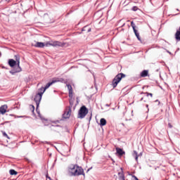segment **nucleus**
<instances>
[{
    "instance_id": "obj_1",
    "label": "nucleus",
    "mask_w": 180,
    "mask_h": 180,
    "mask_svg": "<svg viewBox=\"0 0 180 180\" xmlns=\"http://www.w3.org/2000/svg\"><path fill=\"white\" fill-rule=\"evenodd\" d=\"M68 172L73 176H79V175H85V174L84 173V169H82V167L77 165H70L68 168Z\"/></svg>"
},
{
    "instance_id": "obj_2",
    "label": "nucleus",
    "mask_w": 180,
    "mask_h": 180,
    "mask_svg": "<svg viewBox=\"0 0 180 180\" xmlns=\"http://www.w3.org/2000/svg\"><path fill=\"white\" fill-rule=\"evenodd\" d=\"M15 60L13 59H10L8 60V65L13 68V67L17 65V68L15 70V72H20V71H22V68H20V56L15 55Z\"/></svg>"
},
{
    "instance_id": "obj_3",
    "label": "nucleus",
    "mask_w": 180,
    "mask_h": 180,
    "mask_svg": "<svg viewBox=\"0 0 180 180\" xmlns=\"http://www.w3.org/2000/svg\"><path fill=\"white\" fill-rule=\"evenodd\" d=\"M123 78H126V75H124L123 73L117 74L115 77V78L112 79V87L116 88V86H117V84H119V82H120L122 81V79H123Z\"/></svg>"
},
{
    "instance_id": "obj_4",
    "label": "nucleus",
    "mask_w": 180,
    "mask_h": 180,
    "mask_svg": "<svg viewBox=\"0 0 180 180\" xmlns=\"http://www.w3.org/2000/svg\"><path fill=\"white\" fill-rule=\"evenodd\" d=\"M44 44L46 47H50V46H52V47H64L65 46V44L58 41H51L46 42Z\"/></svg>"
},
{
    "instance_id": "obj_5",
    "label": "nucleus",
    "mask_w": 180,
    "mask_h": 180,
    "mask_svg": "<svg viewBox=\"0 0 180 180\" xmlns=\"http://www.w3.org/2000/svg\"><path fill=\"white\" fill-rule=\"evenodd\" d=\"M88 108L85 105H82L79 110L77 117L78 119H84L88 115Z\"/></svg>"
},
{
    "instance_id": "obj_6",
    "label": "nucleus",
    "mask_w": 180,
    "mask_h": 180,
    "mask_svg": "<svg viewBox=\"0 0 180 180\" xmlns=\"http://www.w3.org/2000/svg\"><path fill=\"white\" fill-rule=\"evenodd\" d=\"M67 86L69 91L70 105L72 106V105H74V98L72 95V86H71V84H68Z\"/></svg>"
},
{
    "instance_id": "obj_7",
    "label": "nucleus",
    "mask_w": 180,
    "mask_h": 180,
    "mask_svg": "<svg viewBox=\"0 0 180 180\" xmlns=\"http://www.w3.org/2000/svg\"><path fill=\"white\" fill-rule=\"evenodd\" d=\"M44 93L41 91L39 92L34 97V101L36 103L37 106H39L40 105V101H41V96H43V94Z\"/></svg>"
},
{
    "instance_id": "obj_8",
    "label": "nucleus",
    "mask_w": 180,
    "mask_h": 180,
    "mask_svg": "<svg viewBox=\"0 0 180 180\" xmlns=\"http://www.w3.org/2000/svg\"><path fill=\"white\" fill-rule=\"evenodd\" d=\"M72 108V105H70L66 108L65 110V112L63 114V118L64 119H70V117L71 116V109Z\"/></svg>"
},
{
    "instance_id": "obj_9",
    "label": "nucleus",
    "mask_w": 180,
    "mask_h": 180,
    "mask_svg": "<svg viewBox=\"0 0 180 180\" xmlns=\"http://www.w3.org/2000/svg\"><path fill=\"white\" fill-rule=\"evenodd\" d=\"M131 26L134 30V33L135 34V36H136L138 40H139V41H141V38L140 37V34H139V31H137V30H136V24H134V22L133 21L131 22Z\"/></svg>"
},
{
    "instance_id": "obj_10",
    "label": "nucleus",
    "mask_w": 180,
    "mask_h": 180,
    "mask_svg": "<svg viewBox=\"0 0 180 180\" xmlns=\"http://www.w3.org/2000/svg\"><path fill=\"white\" fill-rule=\"evenodd\" d=\"M7 110H8V105H4L0 107V113H1V115H5Z\"/></svg>"
},
{
    "instance_id": "obj_11",
    "label": "nucleus",
    "mask_w": 180,
    "mask_h": 180,
    "mask_svg": "<svg viewBox=\"0 0 180 180\" xmlns=\"http://www.w3.org/2000/svg\"><path fill=\"white\" fill-rule=\"evenodd\" d=\"M140 77L141 78H146V77H148V70H143L141 74H140Z\"/></svg>"
},
{
    "instance_id": "obj_12",
    "label": "nucleus",
    "mask_w": 180,
    "mask_h": 180,
    "mask_svg": "<svg viewBox=\"0 0 180 180\" xmlns=\"http://www.w3.org/2000/svg\"><path fill=\"white\" fill-rule=\"evenodd\" d=\"M34 46L38 47L39 49H43V47L45 46V44L43 42H36L35 44L34 45Z\"/></svg>"
},
{
    "instance_id": "obj_13",
    "label": "nucleus",
    "mask_w": 180,
    "mask_h": 180,
    "mask_svg": "<svg viewBox=\"0 0 180 180\" xmlns=\"http://www.w3.org/2000/svg\"><path fill=\"white\" fill-rule=\"evenodd\" d=\"M175 39H176V40L180 41V27L176 32Z\"/></svg>"
},
{
    "instance_id": "obj_14",
    "label": "nucleus",
    "mask_w": 180,
    "mask_h": 180,
    "mask_svg": "<svg viewBox=\"0 0 180 180\" xmlns=\"http://www.w3.org/2000/svg\"><path fill=\"white\" fill-rule=\"evenodd\" d=\"M53 83H54V82H51L48 83L45 86V87H44V89L42 92L44 94V92H46V89H49V88H50V86H51V85H53Z\"/></svg>"
},
{
    "instance_id": "obj_15",
    "label": "nucleus",
    "mask_w": 180,
    "mask_h": 180,
    "mask_svg": "<svg viewBox=\"0 0 180 180\" xmlns=\"http://www.w3.org/2000/svg\"><path fill=\"white\" fill-rule=\"evenodd\" d=\"M116 151L119 155H124V151L122 148H116Z\"/></svg>"
},
{
    "instance_id": "obj_16",
    "label": "nucleus",
    "mask_w": 180,
    "mask_h": 180,
    "mask_svg": "<svg viewBox=\"0 0 180 180\" xmlns=\"http://www.w3.org/2000/svg\"><path fill=\"white\" fill-rule=\"evenodd\" d=\"M100 126H106V120L105 118L100 120Z\"/></svg>"
},
{
    "instance_id": "obj_17",
    "label": "nucleus",
    "mask_w": 180,
    "mask_h": 180,
    "mask_svg": "<svg viewBox=\"0 0 180 180\" xmlns=\"http://www.w3.org/2000/svg\"><path fill=\"white\" fill-rule=\"evenodd\" d=\"M82 32H86L87 33H89V32H91V27L85 26L84 27H83Z\"/></svg>"
},
{
    "instance_id": "obj_18",
    "label": "nucleus",
    "mask_w": 180,
    "mask_h": 180,
    "mask_svg": "<svg viewBox=\"0 0 180 180\" xmlns=\"http://www.w3.org/2000/svg\"><path fill=\"white\" fill-rule=\"evenodd\" d=\"M133 156L135 158L136 161H139V154L137 153V151H134Z\"/></svg>"
},
{
    "instance_id": "obj_19",
    "label": "nucleus",
    "mask_w": 180,
    "mask_h": 180,
    "mask_svg": "<svg viewBox=\"0 0 180 180\" xmlns=\"http://www.w3.org/2000/svg\"><path fill=\"white\" fill-rule=\"evenodd\" d=\"M9 174L10 175H16L18 172H16L15 169H10Z\"/></svg>"
},
{
    "instance_id": "obj_20",
    "label": "nucleus",
    "mask_w": 180,
    "mask_h": 180,
    "mask_svg": "<svg viewBox=\"0 0 180 180\" xmlns=\"http://www.w3.org/2000/svg\"><path fill=\"white\" fill-rule=\"evenodd\" d=\"M118 175H119V178H120V180H125L124 179V174H123V173H118Z\"/></svg>"
},
{
    "instance_id": "obj_21",
    "label": "nucleus",
    "mask_w": 180,
    "mask_h": 180,
    "mask_svg": "<svg viewBox=\"0 0 180 180\" xmlns=\"http://www.w3.org/2000/svg\"><path fill=\"white\" fill-rule=\"evenodd\" d=\"M141 94H145L146 95V96H150V98H153V94H151V93H148V92H146V93L141 92Z\"/></svg>"
},
{
    "instance_id": "obj_22",
    "label": "nucleus",
    "mask_w": 180,
    "mask_h": 180,
    "mask_svg": "<svg viewBox=\"0 0 180 180\" xmlns=\"http://www.w3.org/2000/svg\"><path fill=\"white\" fill-rule=\"evenodd\" d=\"M132 11H134V12H136V11H139V7H137V6H134V7L132 8Z\"/></svg>"
},
{
    "instance_id": "obj_23",
    "label": "nucleus",
    "mask_w": 180,
    "mask_h": 180,
    "mask_svg": "<svg viewBox=\"0 0 180 180\" xmlns=\"http://www.w3.org/2000/svg\"><path fill=\"white\" fill-rule=\"evenodd\" d=\"M3 136H4V137H7V139H9V137L8 136V134L5 132L3 133Z\"/></svg>"
},
{
    "instance_id": "obj_24",
    "label": "nucleus",
    "mask_w": 180,
    "mask_h": 180,
    "mask_svg": "<svg viewBox=\"0 0 180 180\" xmlns=\"http://www.w3.org/2000/svg\"><path fill=\"white\" fill-rule=\"evenodd\" d=\"M44 90V87H41L39 91V92H43Z\"/></svg>"
},
{
    "instance_id": "obj_25",
    "label": "nucleus",
    "mask_w": 180,
    "mask_h": 180,
    "mask_svg": "<svg viewBox=\"0 0 180 180\" xmlns=\"http://www.w3.org/2000/svg\"><path fill=\"white\" fill-rule=\"evenodd\" d=\"M168 127H169V129H172V124H171V123L168 124Z\"/></svg>"
},
{
    "instance_id": "obj_26",
    "label": "nucleus",
    "mask_w": 180,
    "mask_h": 180,
    "mask_svg": "<svg viewBox=\"0 0 180 180\" xmlns=\"http://www.w3.org/2000/svg\"><path fill=\"white\" fill-rule=\"evenodd\" d=\"M46 178H48V179L52 180L51 177L49 176V174H46Z\"/></svg>"
},
{
    "instance_id": "obj_27",
    "label": "nucleus",
    "mask_w": 180,
    "mask_h": 180,
    "mask_svg": "<svg viewBox=\"0 0 180 180\" xmlns=\"http://www.w3.org/2000/svg\"><path fill=\"white\" fill-rule=\"evenodd\" d=\"M143 100H144V98L142 97V98H141V101H143Z\"/></svg>"
},
{
    "instance_id": "obj_28",
    "label": "nucleus",
    "mask_w": 180,
    "mask_h": 180,
    "mask_svg": "<svg viewBox=\"0 0 180 180\" xmlns=\"http://www.w3.org/2000/svg\"><path fill=\"white\" fill-rule=\"evenodd\" d=\"M6 1H7V2H11V0H6Z\"/></svg>"
}]
</instances>
